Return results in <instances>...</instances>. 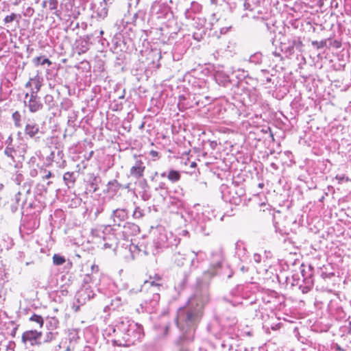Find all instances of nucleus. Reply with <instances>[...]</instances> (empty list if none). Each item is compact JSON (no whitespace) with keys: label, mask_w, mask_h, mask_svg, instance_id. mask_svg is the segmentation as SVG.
Listing matches in <instances>:
<instances>
[{"label":"nucleus","mask_w":351,"mask_h":351,"mask_svg":"<svg viewBox=\"0 0 351 351\" xmlns=\"http://www.w3.org/2000/svg\"><path fill=\"white\" fill-rule=\"evenodd\" d=\"M209 301L208 285L198 279L197 287L187 304L177 312L176 324L180 334L174 343L178 347V351H191L186 345L193 341L196 328L204 314V308Z\"/></svg>","instance_id":"1"},{"label":"nucleus","mask_w":351,"mask_h":351,"mask_svg":"<svg viewBox=\"0 0 351 351\" xmlns=\"http://www.w3.org/2000/svg\"><path fill=\"white\" fill-rule=\"evenodd\" d=\"M114 344L128 347L138 342L144 336L143 326L128 318H121L113 327Z\"/></svg>","instance_id":"2"},{"label":"nucleus","mask_w":351,"mask_h":351,"mask_svg":"<svg viewBox=\"0 0 351 351\" xmlns=\"http://www.w3.org/2000/svg\"><path fill=\"white\" fill-rule=\"evenodd\" d=\"M162 284L155 281H145L143 285L130 289V295H138L140 305L145 311L152 313L158 306Z\"/></svg>","instance_id":"3"},{"label":"nucleus","mask_w":351,"mask_h":351,"mask_svg":"<svg viewBox=\"0 0 351 351\" xmlns=\"http://www.w3.org/2000/svg\"><path fill=\"white\" fill-rule=\"evenodd\" d=\"M27 200L26 195L22 193L21 191L0 197V207L4 208L6 210L12 213H16L19 208H23V206Z\"/></svg>","instance_id":"4"},{"label":"nucleus","mask_w":351,"mask_h":351,"mask_svg":"<svg viewBox=\"0 0 351 351\" xmlns=\"http://www.w3.org/2000/svg\"><path fill=\"white\" fill-rule=\"evenodd\" d=\"M24 105L32 113H36L41 110L44 105L38 94L34 93H26L25 94Z\"/></svg>","instance_id":"5"},{"label":"nucleus","mask_w":351,"mask_h":351,"mask_svg":"<svg viewBox=\"0 0 351 351\" xmlns=\"http://www.w3.org/2000/svg\"><path fill=\"white\" fill-rule=\"evenodd\" d=\"M95 295L94 291L91 289L90 287L83 286L76 294V301L79 304H84L87 301L93 298Z\"/></svg>","instance_id":"6"},{"label":"nucleus","mask_w":351,"mask_h":351,"mask_svg":"<svg viewBox=\"0 0 351 351\" xmlns=\"http://www.w3.org/2000/svg\"><path fill=\"white\" fill-rule=\"evenodd\" d=\"M145 169V165L141 157H135L134 163L130 169V175L136 179H139L143 176Z\"/></svg>","instance_id":"7"},{"label":"nucleus","mask_w":351,"mask_h":351,"mask_svg":"<svg viewBox=\"0 0 351 351\" xmlns=\"http://www.w3.org/2000/svg\"><path fill=\"white\" fill-rule=\"evenodd\" d=\"M41 335H42V332H38L36 330H27V331L23 332V334L22 335V341L24 343H26L27 342H29L31 343V345L37 344V345L41 346L42 342L40 341H38V339H39L40 338Z\"/></svg>","instance_id":"8"},{"label":"nucleus","mask_w":351,"mask_h":351,"mask_svg":"<svg viewBox=\"0 0 351 351\" xmlns=\"http://www.w3.org/2000/svg\"><path fill=\"white\" fill-rule=\"evenodd\" d=\"M223 198L232 204L239 205L241 202V194L237 191L236 186L228 187L226 192H223Z\"/></svg>","instance_id":"9"},{"label":"nucleus","mask_w":351,"mask_h":351,"mask_svg":"<svg viewBox=\"0 0 351 351\" xmlns=\"http://www.w3.org/2000/svg\"><path fill=\"white\" fill-rule=\"evenodd\" d=\"M114 225L120 226L121 222H123L128 217V212L125 208H117L112 211L111 215Z\"/></svg>","instance_id":"10"},{"label":"nucleus","mask_w":351,"mask_h":351,"mask_svg":"<svg viewBox=\"0 0 351 351\" xmlns=\"http://www.w3.org/2000/svg\"><path fill=\"white\" fill-rule=\"evenodd\" d=\"M303 44L299 38H293L291 40H289V46L286 47L285 43H281L282 50L286 53L291 55L294 53V48L300 50Z\"/></svg>","instance_id":"11"},{"label":"nucleus","mask_w":351,"mask_h":351,"mask_svg":"<svg viewBox=\"0 0 351 351\" xmlns=\"http://www.w3.org/2000/svg\"><path fill=\"white\" fill-rule=\"evenodd\" d=\"M24 132L29 137L35 138L36 134L40 132L38 124L29 119L25 125Z\"/></svg>","instance_id":"12"},{"label":"nucleus","mask_w":351,"mask_h":351,"mask_svg":"<svg viewBox=\"0 0 351 351\" xmlns=\"http://www.w3.org/2000/svg\"><path fill=\"white\" fill-rule=\"evenodd\" d=\"M101 182L99 177L95 176L93 173L89 175V178L86 184V191L88 193H93L98 189V184Z\"/></svg>","instance_id":"13"},{"label":"nucleus","mask_w":351,"mask_h":351,"mask_svg":"<svg viewBox=\"0 0 351 351\" xmlns=\"http://www.w3.org/2000/svg\"><path fill=\"white\" fill-rule=\"evenodd\" d=\"M107 3L106 0H102L99 2V5L95 4V12L97 15L101 19L105 18L108 14V9L106 8Z\"/></svg>","instance_id":"14"},{"label":"nucleus","mask_w":351,"mask_h":351,"mask_svg":"<svg viewBox=\"0 0 351 351\" xmlns=\"http://www.w3.org/2000/svg\"><path fill=\"white\" fill-rule=\"evenodd\" d=\"M151 180L155 182L154 189L156 191L168 189L166 182L159 180V173L157 171H156L154 176H152Z\"/></svg>","instance_id":"15"},{"label":"nucleus","mask_w":351,"mask_h":351,"mask_svg":"<svg viewBox=\"0 0 351 351\" xmlns=\"http://www.w3.org/2000/svg\"><path fill=\"white\" fill-rule=\"evenodd\" d=\"M215 78L220 86H227L230 83L229 76L223 72L217 71L215 75Z\"/></svg>","instance_id":"16"},{"label":"nucleus","mask_w":351,"mask_h":351,"mask_svg":"<svg viewBox=\"0 0 351 351\" xmlns=\"http://www.w3.org/2000/svg\"><path fill=\"white\" fill-rule=\"evenodd\" d=\"M31 81H32V86L34 87L31 88L29 93L38 94L43 86V79L37 75L31 77Z\"/></svg>","instance_id":"17"},{"label":"nucleus","mask_w":351,"mask_h":351,"mask_svg":"<svg viewBox=\"0 0 351 351\" xmlns=\"http://www.w3.org/2000/svg\"><path fill=\"white\" fill-rule=\"evenodd\" d=\"M76 178V175L74 172L67 171L63 176V180L68 188H71L74 186Z\"/></svg>","instance_id":"18"},{"label":"nucleus","mask_w":351,"mask_h":351,"mask_svg":"<svg viewBox=\"0 0 351 351\" xmlns=\"http://www.w3.org/2000/svg\"><path fill=\"white\" fill-rule=\"evenodd\" d=\"M121 188V184L117 182V180H112L111 181H109L107 186H106V193L114 195L116 194L118 191Z\"/></svg>","instance_id":"19"},{"label":"nucleus","mask_w":351,"mask_h":351,"mask_svg":"<svg viewBox=\"0 0 351 351\" xmlns=\"http://www.w3.org/2000/svg\"><path fill=\"white\" fill-rule=\"evenodd\" d=\"M125 234H130L132 235H136L140 232V228L138 226L133 223H126L123 226Z\"/></svg>","instance_id":"20"},{"label":"nucleus","mask_w":351,"mask_h":351,"mask_svg":"<svg viewBox=\"0 0 351 351\" xmlns=\"http://www.w3.org/2000/svg\"><path fill=\"white\" fill-rule=\"evenodd\" d=\"M261 0H245L243 6L245 10L254 11L261 5Z\"/></svg>","instance_id":"21"},{"label":"nucleus","mask_w":351,"mask_h":351,"mask_svg":"<svg viewBox=\"0 0 351 351\" xmlns=\"http://www.w3.org/2000/svg\"><path fill=\"white\" fill-rule=\"evenodd\" d=\"M46 161L48 162V165H50L52 162H56L58 167H64L66 165V161H59L56 159V149L54 151L51 152L50 154L47 156Z\"/></svg>","instance_id":"22"},{"label":"nucleus","mask_w":351,"mask_h":351,"mask_svg":"<svg viewBox=\"0 0 351 351\" xmlns=\"http://www.w3.org/2000/svg\"><path fill=\"white\" fill-rule=\"evenodd\" d=\"M59 321L57 318L48 317L46 321V327L49 331H56V330L58 327Z\"/></svg>","instance_id":"23"},{"label":"nucleus","mask_w":351,"mask_h":351,"mask_svg":"<svg viewBox=\"0 0 351 351\" xmlns=\"http://www.w3.org/2000/svg\"><path fill=\"white\" fill-rule=\"evenodd\" d=\"M58 335V331H49L46 333L43 341H41L42 345L53 342L57 339Z\"/></svg>","instance_id":"24"},{"label":"nucleus","mask_w":351,"mask_h":351,"mask_svg":"<svg viewBox=\"0 0 351 351\" xmlns=\"http://www.w3.org/2000/svg\"><path fill=\"white\" fill-rule=\"evenodd\" d=\"M173 261L178 266H183L186 260V254H182L180 252H176L173 254Z\"/></svg>","instance_id":"25"},{"label":"nucleus","mask_w":351,"mask_h":351,"mask_svg":"<svg viewBox=\"0 0 351 351\" xmlns=\"http://www.w3.org/2000/svg\"><path fill=\"white\" fill-rule=\"evenodd\" d=\"M45 104L48 107V110H51L57 107V104L51 95H46L44 97Z\"/></svg>","instance_id":"26"},{"label":"nucleus","mask_w":351,"mask_h":351,"mask_svg":"<svg viewBox=\"0 0 351 351\" xmlns=\"http://www.w3.org/2000/svg\"><path fill=\"white\" fill-rule=\"evenodd\" d=\"M167 178L169 181L174 183L180 180L181 176L179 171L171 169L167 173Z\"/></svg>","instance_id":"27"},{"label":"nucleus","mask_w":351,"mask_h":351,"mask_svg":"<svg viewBox=\"0 0 351 351\" xmlns=\"http://www.w3.org/2000/svg\"><path fill=\"white\" fill-rule=\"evenodd\" d=\"M32 62L34 64V66H38L39 65H44L45 64H47L48 66L51 65V62L47 58H44L43 56H38L36 57L32 60Z\"/></svg>","instance_id":"28"},{"label":"nucleus","mask_w":351,"mask_h":351,"mask_svg":"<svg viewBox=\"0 0 351 351\" xmlns=\"http://www.w3.org/2000/svg\"><path fill=\"white\" fill-rule=\"evenodd\" d=\"M39 176L43 180H47L52 177V173L50 171H48L47 169L44 168L43 167H40V171H39Z\"/></svg>","instance_id":"29"},{"label":"nucleus","mask_w":351,"mask_h":351,"mask_svg":"<svg viewBox=\"0 0 351 351\" xmlns=\"http://www.w3.org/2000/svg\"><path fill=\"white\" fill-rule=\"evenodd\" d=\"M29 321L32 322H35L37 325L41 328L43 325L44 320L43 318L38 315L34 314L29 317Z\"/></svg>","instance_id":"30"},{"label":"nucleus","mask_w":351,"mask_h":351,"mask_svg":"<svg viewBox=\"0 0 351 351\" xmlns=\"http://www.w3.org/2000/svg\"><path fill=\"white\" fill-rule=\"evenodd\" d=\"M66 262V259L64 256L59 254H55L53 256V263L55 265H62Z\"/></svg>","instance_id":"31"},{"label":"nucleus","mask_w":351,"mask_h":351,"mask_svg":"<svg viewBox=\"0 0 351 351\" xmlns=\"http://www.w3.org/2000/svg\"><path fill=\"white\" fill-rule=\"evenodd\" d=\"M328 40H330V38L328 39H324L321 40L320 42H318L317 40L312 41L311 44L313 46L315 47L317 49L324 48L327 45Z\"/></svg>","instance_id":"32"},{"label":"nucleus","mask_w":351,"mask_h":351,"mask_svg":"<svg viewBox=\"0 0 351 351\" xmlns=\"http://www.w3.org/2000/svg\"><path fill=\"white\" fill-rule=\"evenodd\" d=\"M16 151L14 149L13 147L7 146L4 150V154L9 158H10L12 160L14 159V154H16Z\"/></svg>","instance_id":"33"},{"label":"nucleus","mask_w":351,"mask_h":351,"mask_svg":"<svg viewBox=\"0 0 351 351\" xmlns=\"http://www.w3.org/2000/svg\"><path fill=\"white\" fill-rule=\"evenodd\" d=\"M132 216L134 219H141L144 216V211L140 207L136 206Z\"/></svg>","instance_id":"34"},{"label":"nucleus","mask_w":351,"mask_h":351,"mask_svg":"<svg viewBox=\"0 0 351 351\" xmlns=\"http://www.w3.org/2000/svg\"><path fill=\"white\" fill-rule=\"evenodd\" d=\"M185 100V97L184 96H180L179 97V101L178 104V106L180 108V110H183L184 109H186L189 108L190 106L185 104L184 101Z\"/></svg>","instance_id":"35"},{"label":"nucleus","mask_w":351,"mask_h":351,"mask_svg":"<svg viewBox=\"0 0 351 351\" xmlns=\"http://www.w3.org/2000/svg\"><path fill=\"white\" fill-rule=\"evenodd\" d=\"M12 119L14 121L15 125L16 127L20 126V121H21V114L19 112L16 111L12 114Z\"/></svg>","instance_id":"36"},{"label":"nucleus","mask_w":351,"mask_h":351,"mask_svg":"<svg viewBox=\"0 0 351 351\" xmlns=\"http://www.w3.org/2000/svg\"><path fill=\"white\" fill-rule=\"evenodd\" d=\"M9 324L11 325V326L12 327V328L10 330V334L11 336H12L14 337L16 335V332L18 329L19 325L16 324L14 321H10L9 322Z\"/></svg>","instance_id":"37"},{"label":"nucleus","mask_w":351,"mask_h":351,"mask_svg":"<svg viewBox=\"0 0 351 351\" xmlns=\"http://www.w3.org/2000/svg\"><path fill=\"white\" fill-rule=\"evenodd\" d=\"M138 185L141 187V189H142V191H149V186L147 182L145 179L141 180L138 183Z\"/></svg>","instance_id":"38"},{"label":"nucleus","mask_w":351,"mask_h":351,"mask_svg":"<svg viewBox=\"0 0 351 351\" xmlns=\"http://www.w3.org/2000/svg\"><path fill=\"white\" fill-rule=\"evenodd\" d=\"M228 340H223L221 343V347L223 348V351H228L229 348H234L233 346L229 343Z\"/></svg>","instance_id":"39"},{"label":"nucleus","mask_w":351,"mask_h":351,"mask_svg":"<svg viewBox=\"0 0 351 351\" xmlns=\"http://www.w3.org/2000/svg\"><path fill=\"white\" fill-rule=\"evenodd\" d=\"M215 255L217 256V259L216 263L213 264V266L214 268L220 267H221V261H222L221 254V253H216Z\"/></svg>","instance_id":"40"},{"label":"nucleus","mask_w":351,"mask_h":351,"mask_svg":"<svg viewBox=\"0 0 351 351\" xmlns=\"http://www.w3.org/2000/svg\"><path fill=\"white\" fill-rule=\"evenodd\" d=\"M147 281H155V282H159L162 285V278L158 274H154V276H150L149 280H148Z\"/></svg>","instance_id":"41"},{"label":"nucleus","mask_w":351,"mask_h":351,"mask_svg":"<svg viewBox=\"0 0 351 351\" xmlns=\"http://www.w3.org/2000/svg\"><path fill=\"white\" fill-rule=\"evenodd\" d=\"M306 278H304V280H306ZM307 284H311L310 285H307V286H304V287H302V291L303 293H306L307 292H308L311 289V286H312L313 285V281L310 279H307V282H306Z\"/></svg>","instance_id":"42"},{"label":"nucleus","mask_w":351,"mask_h":351,"mask_svg":"<svg viewBox=\"0 0 351 351\" xmlns=\"http://www.w3.org/2000/svg\"><path fill=\"white\" fill-rule=\"evenodd\" d=\"M64 158V153L62 151L56 149V159L59 161H62Z\"/></svg>","instance_id":"43"},{"label":"nucleus","mask_w":351,"mask_h":351,"mask_svg":"<svg viewBox=\"0 0 351 351\" xmlns=\"http://www.w3.org/2000/svg\"><path fill=\"white\" fill-rule=\"evenodd\" d=\"M16 18V14H14V13H12V14L10 15H8V16H6L4 19V22L5 23H11L14 20H15Z\"/></svg>","instance_id":"44"},{"label":"nucleus","mask_w":351,"mask_h":351,"mask_svg":"<svg viewBox=\"0 0 351 351\" xmlns=\"http://www.w3.org/2000/svg\"><path fill=\"white\" fill-rule=\"evenodd\" d=\"M49 7L51 10H56L58 7V0H49L48 1Z\"/></svg>","instance_id":"45"},{"label":"nucleus","mask_w":351,"mask_h":351,"mask_svg":"<svg viewBox=\"0 0 351 351\" xmlns=\"http://www.w3.org/2000/svg\"><path fill=\"white\" fill-rule=\"evenodd\" d=\"M93 281V276L90 274H86L83 280L84 284H85V286H87L89 283L92 282Z\"/></svg>","instance_id":"46"},{"label":"nucleus","mask_w":351,"mask_h":351,"mask_svg":"<svg viewBox=\"0 0 351 351\" xmlns=\"http://www.w3.org/2000/svg\"><path fill=\"white\" fill-rule=\"evenodd\" d=\"M39 171H40V167L38 169H32L29 171V175L31 177L34 178L36 176H39Z\"/></svg>","instance_id":"47"},{"label":"nucleus","mask_w":351,"mask_h":351,"mask_svg":"<svg viewBox=\"0 0 351 351\" xmlns=\"http://www.w3.org/2000/svg\"><path fill=\"white\" fill-rule=\"evenodd\" d=\"M229 29H230V27H221L219 29V35L217 34V31H215L216 36H217V38H219L221 35L226 34L228 32Z\"/></svg>","instance_id":"48"},{"label":"nucleus","mask_w":351,"mask_h":351,"mask_svg":"<svg viewBox=\"0 0 351 351\" xmlns=\"http://www.w3.org/2000/svg\"><path fill=\"white\" fill-rule=\"evenodd\" d=\"M330 45L336 49H339L341 47V43L337 40H335L333 41H330Z\"/></svg>","instance_id":"49"},{"label":"nucleus","mask_w":351,"mask_h":351,"mask_svg":"<svg viewBox=\"0 0 351 351\" xmlns=\"http://www.w3.org/2000/svg\"><path fill=\"white\" fill-rule=\"evenodd\" d=\"M141 197L143 200H148L151 197L150 194L149 193V191H143Z\"/></svg>","instance_id":"50"},{"label":"nucleus","mask_w":351,"mask_h":351,"mask_svg":"<svg viewBox=\"0 0 351 351\" xmlns=\"http://www.w3.org/2000/svg\"><path fill=\"white\" fill-rule=\"evenodd\" d=\"M335 179L338 180L339 183H341L344 180L346 181L349 180L348 178H346L344 175H337L336 176Z\"/></svg>","instance_id":"51"},{"label":"nucleus","mask_w":351,"mask_h":351,"mask_svg":"<svg viewBox=\"0 0 351 351\" xmlns=\"http://www.w3.org/2000/svg\"><path fill=\"white\" fill-rule=\"evenodd\" d=\"M252 12L257 13L258 14H263L264 12V8L259 5V7H257L256 10Z\"/></svg>","instance_id":"52"},{"label":"nucleus","mask_w":351,"mask_h":351,"mask_svg":"<svg viewBox=\"0 0 351 351\" xmlns=\"http://www.w3.org/2000/svg\"><path fill=\"white\" fill-rule=\"evenodd\" d=\"M254 260L256 263H260L261 261V256L258 254H254Z\"/></svg>","instance_id":"53"},{"label":"nucleus","mask_w":351,"mask_h":351,"mask_svg":"<svg viewBox=\"0 0 351 351\" xmlns=\"http://www.w3.org/2000/svg\"><path fill=\"white\" fill-rule=\"evenodd\" d=\"M12 136H9V137L8 138V139L5 141V144L7 145V146H9V147H12Z\"/></svg>","instance_id":"54"},{"label":"nucleus","mask_w":351,"mask_h":351,"mask_svg":"<svg viewBox=\"0 0 351 351\" xmlns=\"http://www.w3.org/2000/svg\"><path fill=\"white\" fill-rule=\"evenodd\" d=\"M169 325H168V324H165V325L164 326V334H163V335H164V336H167V335H168V334H169Z\"/></svg>","instance_id":"55"},{"label":"nucleus","mask_w":351,"mask_h":351,"mask_svg":"<svg viewBox=\"0 0 351 351\" xmlns=\"http://www.w3.org/2000/svg\"><path fill=\"white\" fill-rule=\"evenodd\" d=\"M149 155L152 157V158H156V157H158V152L155 151V150H151L150 152H149Z\"/></svg>","instance_id":"56"},{"label":"nucleus","mask_w":351,"mask_h":351,"mask_svg":"<svg viewBox=\"0 0 351 351\" xmlns=\"http://www.w3.org/2000/svg\"><path fill=\"white\" fill-rule=\"evenodd\" d=\"M25 188H27V189H26V191H25L26 195H27V194H29V193H30V190H31V186H30V185H29V184H27L25 183V184H24V186H23V189H25Z\"/></svg>","instance_id":"57"},{"label":"nucleus","mask_w":351,"mask_h":351,"mask_svg":"<svg viewBox=\"0 0 351 351\" xmlns=\"http://www.w3.org/2000/svg\"><path fill=\"white\" fill-rule=\"evenodd\" d=\"M271 81V79L269 76L265 77V79L263 80V82L264 84H267L268 83H270Z\"/></svg>","instance_id":"58"},{"label":"nucleus","mask_w":351,"mask_h":351,"mask_svg":"<svg viewBox=\"0 0 351 351\" xmlns=\"http://www.w3.org/2000/svg\"><path fill=\"white\" fill-rule=\"evenodd\" d=\"M25 87L27 88H29V89H31V88H32V81H31V78L25 84Z\"/></svg>","instance_id":"59"},{"label":"nucleus","mask_w":351,"mask_h":351,"mask_svg":"<svg viewBox=\"0 0 351 351\" xmlns=\"http://www.w3.org/2000/svg\"><path fill=\"white\" fill-rule=\"evenodd\" d=\"M346 331L348 334H351V322H349L348 325L345 326Z\"/></svg>","instance_id":"60"},{"label":"nucleus","mask_w":351,"mask_h":351,"mask_svg":"<svg viewBox=\"0 0 351 351\" xmlns=\"http://www.w3.org/2000/svg\"><path fill=\"white\" fill-rule=\"evenodd\" d=\"M4 184L3 183H1L0 182V197L2 196V195H5L6 193H2V191H3L4 189Z\"/></svg>","instance_id":"61"},{"label":"nucleus","mask_w":351,"mask_h":351,"mask_svg":"<svg viewBox=\"0 0 351 351\" xmlns=\"http://www.w3.org/2000/svg\"><path fill=\"white\" fill-rule=\"evenodd\" d=\"M91 269L93 271L97 272L99 271V267L96 265H92Z\"/></svg>","instance_id":"62"},{"label":"nucleus","mask_w":351,"mask_h":351,"mask_svg":"<svg viewBox=\"0 0 351 351\" xmlns=\"http://www.w3.org/2000/svg\"><path fill=\"white\" fill-rule=\"evenodd\" d=\"M80 304H79L78 305L73 304V309L74 310L75 312H77L80 310Z\"/></svg>","instance_id":"63"},{"label":"nucleus","mask_w":351,"mask_h":351,"mask_svg":"<svg viewBox=\"0 0 351 351\" xmlns=\"http://www.w3.org/2000/svg\"><path fill=\"white\" fill-rule=\"evenodd\" d=\"M217 142L216 141H211L210 143V147H212V149H215L216 146H217Z\"/></svg>","instance_id":"64"}]
</instances>
